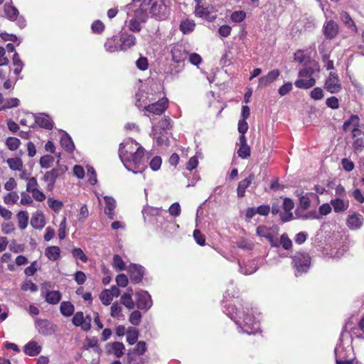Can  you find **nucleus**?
Wrapping results in <instances>:
<instances>
[{"label":"nucleus","mask_w":364,"mask_h":364,"mask_svg":"<svg viewBox=\"0 0 364 364\" xmlns=\"http://www.w3.org/2000/svg\"><path fill=\"white\" fill-rule=\"evenodd\" d=\"M226 314L249 335L255 334L259 329V323L256 320L252 309L241 303L237 305L228 304L225 306Z\"/></svg>","instance_id":"1"},{"label":"nucleus","mask_w":364,"mask_h":364,"mask_svg":"<svg viewBox=\"0 0 364 364\" xmlns=\"http://www.w3.org/2000/svg\"><path fill=\"white\" fill-rule=\"evenodd\" d=\"M148 12L156 19L163 21L168 18L170 8L164 0H143L134 14L141 21H145Z\"/></svg>","instance_id":"2"},{"label":"nucleus","mask_w":364,"mask_h":364,"mask_svg":"<svg viewBox=\"0 0 364 364\" xmlns=\"http://www.w3.org/2000/svg\"><path fill=\"white\" fill-rule=\"evenodd\" d=\"M144 151V149L136 141L128 139L120 144L119 156L127 168L132 166L136 168L143 162Z\"/></svg>","instance_id":"3"},{"label":"nucleus","mask_w":364,"mask_h":364,"mask_svg":"<svg viewBox=\"0 0 364 364\" xmlns=\"http://www.w3.org/2000/svg\"><path fill=\"white\" fill-rule=\"evenodd\" d=\"M320 71V65L316 60L303 65V68L299 71V79L294 82L295 86L299 89L307 90L316 85V79L313 77L315 73Z\"/></svg>","instance_id":"4"},{"label":"nucleus","mask_w":364,"mask_h":364,"mask_svg":"<svg viewBox=\"0 0 364 364\" xmlns=\"http://www.w3.org/2000/svg\"><path fill=\"white\" fill-rule=\"evenodd\" d=\"M311 259L308 253L298 252L292 257V266L295 269V275L298 277L308 271Z\"/></svg>","instance_id":"5"},{"label":"nucleus","mask_w":364,"mask_h":364,"mask_svg":"<svg viewBox=\"0 0 364 364\" xmlns=\"http://www.w3.org/2000/svg\"><path fill=\"white\" fill-rule=\"evenodd\" d=\"M67 171L68 167L65 165H58L56 168L46 171L43 177V181L48 183L46 189L48 191H52L57 178L63 176Z\"/></svg>","instance_id":"6"},{"label":"nucleus","mask_w":364,"mask_h":364,"mask_svg":"<svg viewBox=\"0 0 364 364\" xmlns=\"http://www.w3.org/2000/svg\"><path fill=\"white\" fill-rule=\"evenodd\" d=\"M51 284L46 282L41 284V296L44 297L46 301L50 304L55 305L60 302L62 298V294L59 291H50L49 289Z\"/></svg>","instance_id":"7"},{"label":"nucleus","mask_w":364,"mask_h":364,"mask_svg":"<svg viewBox=\"0 0 364 364\" xmlns=\"http://www.w3.org/2000/svg\"><path fill=\"white\" fill-rule=\"evenodd\" d=\"M168 100L166 97H162L156 102H151L146 105L144 109L156 115H161L168 108Z\"/></svg>","instance_id":"8"},{"label":"nucleus","mask_w":364,"mask_h":364,"mask_svg":"<svg viewBox=\"0 0 364 364\" xmlns=\"http://www.w3.org/2000/svg\"><path fill=\"white\" fill-rule=\"evenodd\" d=\"M324 88L330 93H338L342 89L338 75L331 72L325 81Z\"/></svg>","instance_id":"9"},{"label":"nucleus","mask_w":364,"mask_h":364,"mask_svg":"<svg viewBox=\"0 0 364 364\" xmlns=\"http://www.w3.org/2000/svg\"><path fill=\"white\" fill-rule=\"evenodd\" d=\"M144 267L136 264H131L127 269L129 279L132 283H140L144 275Z\"/></svg>","instance_id":"10"},{"label":"nucleus","mask_w":364,"mask_h":364,"mask_svg":"<svg viewBox=\"0 0 364 364\" xmlns=\"http://www.w3.org/2000/svg\"><path fill=\"white\" fill-rule=\"evenodd\" d=\"M35 325L38 333L43 336H50L56 330V326L48 319H38Z\"/></svg>","instance_id":"11"},{"label":"nucleus","mask_w":364,"mask_h":364,"mask_svg":"<svg viewBox=\"0 0 364 364\" xmlns=\"http://www.w3.org/2000/svg\"><path fill=\"white\" fill-rule=\"evenodd\" d=\"M124 350V345L118 341L108 343L105 346L106 353L107 355H114L117 358L122 357Z\"/></svg>","instance_id":"12"},{"label":"nucleus","mask_w":364,"mask_h":364,"mask_svg":"<svg viewBox=\"0 0 364 364\" xmlns=\"http://www.w3.org/2000/svg\"><path fill=\"white\" fill-rule=\"evenodd\" d=\"M338 32L339 26L336 21L330 20L323 24V33L326 39L331 40L335 38Z\"/></svg>","instance_id":"13"},{"label":"nucleus","mask_w":364,"mask_h":364,"mask_svg":"<svg viewBox=\"0 0 364 364\" xmlns=\"http://www.w3.org/2000/svg\"><path fill=\"white\" fill-rule=\"evenodd\" d=\"M272 229L273 228H269L266 225H261L257 228L256 234L260 237L266 238L272 247H277L278 245L274 242Z\"/></svg>","instance_id":"14"},{"label":"nucleus","mask_w":364,"mask_h":364,"mask_svg":"<svg viewBox=\"0 0 364 364\" xmlns=\"http://www.w3.org/2000/svg\"><path fill=\"white\" fill-rule=\"evenodd\" d=\"M136 306L141 310H147L151 307V296L147 291L136 294Z\"/></svg>","instance_id":"15"},{"label":"nucleus","mask_w":364,"mask_h":364,"mask_svg":"<svg viewBox=\"0 0 364 364\" xmlns=\"http://www.w3.org/2000/svg\"><path fill=\"white\" fill-rule=\"evenodd\" d=\"M280 71L278 69H274L268 72L266 75L259 78L258 87H265L268 85L275 81L280 75Z\"/></svg>","instance_id":"16"},{"label":"nucleus","mask_w":364,"mask_h":364,"mask_svg":"<svg viewBox=\"0 0 364 364\" xmlns=\"http://www.w3.org/2000/svg\"><path fill=\"white\" fill-rule=\"evenodd\" d=\"M119 41L122 50H127L135 46L136 43V37L127 32L122 33L120 35Z\"/></svg>","instance_id":"17"},{"label":"nucleus","mask_w":364,"mask_h":364,"mask_svg":"<svg viewBox=\"0 0 364 364\" xmlns=\"http://www.w3.org/2000/svg\"><path fill=\"white\" fill-rule=\"evenodd\" d=\"M172 60L176 63L183 62L188 55V53L181 45L174 46L171 50Z\"/></svg>","instance_id":"18"},{"label":"nucleus","mask_w":364,"mask_h":364,"mask_svg":"<svg viewBox=\"0 0 364 364\" xmlns=\"http://www.w3.org/2000/svg\"><path fill=\"white\" fill-rule=\"evenodd\" d=\"M194 14L196 16L204 18L209 22H213L216 19V16L211 14L208 7H204L201 4L196 6Z\"/></svg>","instance_id":"19"},{"label":"nucleus","mask_w":364,"mask_h":364,"mask_svg":"<svg viewBox=\"0 0 364 364\" xmlns=\"http://www.w3.org/2000/svg\"><path fill=\"white\" fill-rule=\"evenodd\" d=\"M363 220L364 218L360 214L353 213L348 215L346 224L350 230H357L363 225Z\"/></svg>","instance_id":"20"},{"label":"nucleus","mask_w":364,"mask_h":364,"mask_svg":"<svg viewBox=\"0 0 364 364\" xmlns=\"http://www.w3.org/2000/svg\"><path fill=\"white\" fill-rule=\"evenodd\" d=\"M136 102L135 105L138 108L144 107L146 105L150 104L151 102L155 101V98H150L148 95V93L143 91L139 90L136 95Z\"/></svg>","instance_id":"21"},{"label":"nucleus","mask_w":364,"mask_h":364,"mask_svg":"<svg viewBox=\"0 0 364 364\" xmlns=\"http://www.w3.org/2000/svg\"><path fill=\"white\" fill-rule=\"evenodd\" d=\"M255 175L250 173L248 177L240 181L237 188V196L239 198H243L245 195L246 189L251 185L252 181L255 180Z\"/></svg>","instance_id":"22"},{"label":"nucleus","mask_w":364,"mask_h":364,"mask_svg":"<svg viewBox=\"0 0 364 364\" xmlns=\"http://www.w3.org/2000/svg\"><path fill=\"white\" fill-rule=\"evenodd\" d=\"M240 147L237 150V155L241 159H247L251 154L250 147L248 146L245 136H239Z\"/></svg>","instance_id":"23"},{"label":"nucleus","mask_w":364,"mask_h":364,"mask_svg":"<svg viewBox=\"0 0 364 364\" xmlns=\"http://www.w3.org/2000/svg\"><path fill=\"white\" fill-rule=\"evenodd\" d=\"M98 338L95 336L92 338L86 337L85 339L82 349L84 350H87L90 348H93L94 351L97 354H100L102 352V349L100 348L98 344Z\"/></svg>","instance_id":"24"},{"label":"nucleus","mask_w":364,"mask_h":364,"mask_svg":"<svg viewBox=\"0 0 364 364\" xmlns=\"http://www.w3.org/2000/svg\"><path fill=\"white\" fill-rule=\"evenodd\" d=\"M105 48L107 51L114 53L121 50L119 37L113 36L107 39L105 43Z\"/></svg>","instance_id":"25"},{"label":"nucleus","mask_w":364,"mask_h":364,"mask_svg":"<svg viewBox=\"0 0 364 364\" xmlns=\"http://www.w3.org/2000/svg\"><path fill=\"white\" fill-rule=\"evenodd\" d=\"M331 207L336 213H342L346 211L349 207V201L344 200L339 198H336L331 200Z\"/></svg>","instance_id":"26"},{"label":"nucleus","mask_w":364,"mask_h":364,"mask_svg":"<svg viewBox=\"0 0 364 364\" xmlns=\"http://www.w3.org/2000/svg\"><path fill=\"white\" fill-rule=\"evenodd\" d=\"M104 200L105 202V213L110 220H113L115 216L116 202L113 198L109 196H105Z\"/></svg>","instance_id":"27"},{"label":"nucleus","mask_w":364,"mask_h":364,"mask_svg":"<svg viewBox=\"0 0 364 364\" xmlns=\"http://www.w3.org/2000/svg\"><path fill=\"white\" fill-rule=\"evenodd\" d=\"M23 351L28 355L36 356L41 353V346L36 341H31L24 346Z\"/></svg>","instance_id":"28"},{"label":"nucleus","mask_w":364,"mask_h":364,"mask_svg":"<svg viewBox=\"0 0 364 364\" xmlns=\"http://www.w3.org/2000/svg\"><path fill=\"white\" fill-rule=\"evenodd\" d=\"M31 225L35 229H42L46 225L45 217L43 213L36 212L31 218Z\"/></svg>","instance_id":"29"},{"label":"nucleus","mask_w":364,"mask_h":364,"mask_svg":"<svg viewBox=\"0 0 364 364\" xmlns=\"http://www.w3.org/2000/svg\"><path fill=\"white\" fill-rule=\"evenodd\" d=\"M45 255L50 261H57L60 257V249L58 246H49L45 250Z\"/></svg>","instance_id":"30"},{"label":"nucleus","mask_w":364,"mask_h":364,"mask_svg":"<svg viewBox=\"0 0 364 364\" xmlns=\"http://www.w3.org/2000/svg\"><path fill=\"white\" fill-rule=\"evenodd\" d=\"M35 122L39 127L50 130L53 127V123L50 117L46 114H41L36 117Z\"/></svg>","instance_id":"31"},{"label":"nucleus","mask_w":364,"mask_h":364,"mask_svg":"<svg viewBox=\"0 0 364 364\" xmlns=\"http://www.w3.org/2000/svg\"><path fill=\"white\" fill-rule=\"evenodd\" d=\"M60 145L68 153H73L75 149L74 143L71 137L67 134H64L60 137Z\"/></svg>","instance_id":"32"},{"label":"nucleus","mask_w":364,"mask_h":364,"mask_svg":"<svg viewBox=\"0 0 364 364\" xmlns=\"http://www.w3.org/2000/svg\"><path fill=\"white\" fill-rule=\"evenodd\" d=\"M5 15L10 21H16L19 15L18 10L14 6L5 4L4 6Z\"/></svg>","instance_id":"33"},{"label":"nucleus","mask_w":364,"mask_h":364,"mask_svg":"<svg viewBox=\"0 0 364 364\" xmlns=\"http://www.w3.org/2000/svg\"><path fill=\"white\" fill-rule=\"evenodd\" d=\"M295 194L299 197V206L302 210H307L310 207L311 200L308 196V194L304 195V191L300 190H296Z\"/></svg>","instance_id":"34"},{"label":"nucleus","mask_w":364,"mask_h":364,"mask_svg":"<svg viewBox=\"0 0 364 364\" xmlns=\"http://www.w3.org/2000/svg\"><path fill=\"white\" fill-rule=\"evenodd\" d=\"M196 28V23L193 20L186 18L182 21L180 23V31L183 34H189L192 33Z\"/></svg>","instance_id":"35"},{"label":"nucleus","mask_w":364,"mask_h":364,"mask_svg":"<svg viewBox=\"0 0 364 364\" xmlns=\"http://www.w3.org/2000/svg\"><path fill=\"white\" fill-rule=\"evenodd\" d=\"M294 60L303 65L314 60L309 55H305L304 50L299 49L294 53Z\"/></svg>","instance_id":"36"},{"label":"nucleus","mask_w":364,"mask_h":364,"mask_svg":"<svg viewBox=\"0 0 364 364\" xmlns=\"http://www.w3.org/2000/svg\"><path fill=\"white\" fill-rule=\"evenodd\" d=\"M18 220V226L20 230H23L26 228L28 223V214L26 211L21 210L16 215Z\"/></svg>","instance_id":"37"},{"label":"nucleus","mask_w":364,"mask_h":364,"mask_svg":"<svg viewBox=\"0 0 364 364\" xmlns=\"http://www.w3.org/2000/svg\"><path fill=\"white\" fill-rule=\"evenodd\" d=\"M74 306L70 301H63L60 306V313L66 317L70 316L74 313Z\"/></svg>","instance_id":"38"},{"label":"nucleus","mask_w":364,"mask_h":364,"mask_svg":"<svg viewBox=\"0 0 364 364\" xmlns=\"http://www.w3.org/2000/svg\"><path fill=\"white\" fill-rule=\"evenodd\" d=\"M139 338V331L134 327H129L127 330V341L129 345L134 344Z\"/></svg>","instance_id":"39"},{"label":"nucleus","mask_w":364,"mask_h":364,"mask_svg":"<svg viewBox=\"0 0 364 364\" xmlns=\"http://www.w3.org/2000/svg\"><path fill=\"white\" fill-rule=\"evenodd\" d=\"M6 163L8 164L9 168L13 171H22L23 168V161L21 158L15 157L10 158L6 160Z\"/></svg>","instance_id":"40"},{"label":"nucleus","mask_w":364,"mask_h":364,"mask_svg":"<svg viewBox=\"0 0 364 364\" xmlns=\"http://www.w3.org/2000/svg\"><path fill=\"white\" fill-rule=\"evenodd\" d=\"M120 303L129 309H134L135 306L134 301H133L129 292H126L121 296Z\"/></svg>","instance_id":"41"},{"label":"nucleus","mask_w":364,"mask_h":364,"mask_svg":"<svg viewBox=\"0 0 364 364\" xmlns=\"http://www.w3.org/2000/svg\"><path fill=\"white\" fill-rule=\"evenodd\" d=\"M110 316L114 318L124 317L122 307L118 302H114L110 307Z\"/></svg>","instance_id":"42"},{"label":"nucleus","mask_w":364,"mask_h":364,"mask_svg":"<svg viewBox=\"0 0 364 364\" xmlns=\"http://www.w3.org/2000/svg\"><path fill=\"white\" fill-rule=\"evenodd\" d=\"M72 322L75 326H80L83 330V326L85 323V316L82 311H77L72 319Z\"/></svg>","instance_id":"43"},{"label":"nucleus","mask_w":364,"mask_h":364,"mask_svg":"<svg viewBox=\"0 0 364 364\" xmlns=\"http://www.w3.org/2000/svg\"><path fill=\"white\" fill-rule=\"evenodd\" d=\"M19 198L18 194L15 191L9 192L4 197V202L6 205L15 204Z\"/></svg>","instance_id":"44"},{"label":"nucleus","mask_w":364,"mask_h":364,"mask_svg":"<svg viewBox=\"0 0 364 364\" xmlns=\"http://www.w3.org/2000/svg\"><path fill=\"white\" fill-rule=\"evenodd\" d=\"M21 144V141L16 137L9 136L6 140V145L11 151L16 150Z\"/></svg>","instance_id":"45"},{"label":"nucleus","mask_w":364,"mask_h":364,"mask_svg":"<svg viewBox=\"0 0 364 364\" xmlns=\"http://www.w3.org/2000/svg\"><path fill=\"white\" fill-rule=\"evenodd\" d=\"M48 206L54 210L55 213H59L62 209L63 204L60 200L54 199L53 198H49L48 199Z\"/></svg>","instance_id":"46"},{"label":"nucleus","mask_w":364,"mask_h":364,"mask_svg":"<svg viewBox=\"0 0 364 364\" xmlns=\"http://www.w3.org/2000/svg\"><path fill=\"white\" fill-rule=\"evenodd\" d=\"M113 267L117 271H122L126 269L125 263L119 255H114L113 257Z\"/></svg>","instance_id":"47"},{"label":"nucleus","mask_w":364,"mask_h":364,"mask_svg":"<svg viewBox=\"0 0 364 364\" xmlns=\"http://www.w3.org/2000/svg\"><path fill=\"white\" fill-rule=\"evenodd\" d=\"M341 19L347 27H356L355 22L348 12L343 11L341 13Z\"/></svg>","instance_id":"48"},{"label":"nucleus","mask_w":364,"mask_h":364,"mask_svg":"<svg viewBox=\"0 0 364 364\" xmlns=\"http://www.w3.org/2000/svg\"><path fill=\"white\" fill-rule=\"evenodd\" d=\"M54 161V157L51 155H45L40 159L39 164L43 168L51 167Z\"/></svg>","instance_id":"49"},{"label":"nucleus","mask_w":364,"mask_h":364,"mask_svg":"<svg viewBox=\"0 0 364 364\" xmlns=\"http://www.w3.org/2000/svg\"><path fill=\"white\" fill-rule=\"evenodd\" d=\"M19 100L17 98H10L4 100V105L0 107V110H5L6 109H11L16 107L18 105Z\"/></svg>","instance_id":"50"},{"label":"nucleus","mask_w":364,"mask_h":364,"mask_svg":"<svg viewBox=\"0 0 364 364\" xmlns=\"http://www.w3.org/2000/svg\"><path fill=\"white\" fill-rule=\"evenodd\" d=\"M245 18L246 13L242 10L235 11L230 16L231 21L235 23H241L245 19Z\"/></svg>","instance_id":"51"},{"label":"nucleus","mask_w":364,"mask_h":364,"mask_svg":"<svg viewBox=\"0 0 364 364\" xmlns=\"http://www.w3.org/2000/svg\"><path fill=\"white\" fill-rule=\"evenodd\" d=\"M100 299L104 305L108 306L112 303L113 297L108 289H104L100 294Z\"/></svg>","instance_id":"52"},{"label":"nucleus","mask_w":364,"mask_h":364,"mask_svg":"<svg viewBox=\"0 0 364 364\" xmlns=\"http://www.w3.org/2000/svg\"><path fill=\"white\" fill-rule=\"evenodd\" d=\"M141 320V314L139 311L135 310L131 313L129 321L134 326H138Z\"/></svg>","instance_id":"53"},{"label":"nucleus","mask_w":364,"mask_h":364,"mask_svg":"<svg viewBox=\"0 0 364 364\" xmlns=\"http://www.w3.org/2000/svg\"><path fill=\"white\" fill-rule=\"evenodd\" d=\"M67 224L66 218L64 217L59 225L58 230V236L60 240H64L66 237Z\"/></svg>","instance_id":"54"},{"label":"nucleus","mask_w":364,"mask_h":364,"mask_svg":"<svg viewBox=\"0 0 364 364\" xmlns=\"http://www.w3.org/2000/svg\"><path fill=\"white\" fill-rule=\"evenodd\" d=\"M72 255L73 257L79 259L83 262H87L88 260L87 257L86 256V255L84 253L81 248L75 247L72 250Z\"/></svg>","instance_id":"55"},{"label":"nucleus","mask_w":364,"mask_h":364,"mask_svg":"<svg viewBox=\"0 0 364 364\" xmlns=\"http://www.w3.org/2000/svg\"><path fill=\"white\" fill-rule=\"evenodd\" d=\"M280 244L282 245V247L286 250H289L292 247V242L287 233H283L281 235Z\"/></svg>","instance_id":"56"},{"label":"nucleus","mask_w":364,"mask_h":364,"mask_svg":"<svg viewBox=\"0 0 364 364\" xmlns=\"http://www.w3.org/2000/svg\"><path fill=\"white\" fill-rule=\"evenodd\" d=\"M105 28V24L100 20L95 21L91 26L92 31L97 34L102 33Z\"/></svg>","instance_id":"57"},{"label":"nucleus","mask_w":364,"mask_h":364,"mask_svg":"<svg viewBox=\"0 0 364 364\" xmlns=\"http://www.w3.org/2000/svg\"><path fill=\"white\" fill-rule=\"evenodd\" d=\"M128 28L129 31L134 33H138L141 30V26L140 24V22L137 21L136 18H132L129 20Z\"/></svg>","instance_id":"58"},{"label":"nucleus","mask_w":364,"mask_h":364,"mask_svg":"<svg viewBox=\"0 0 364 364\" xmlns=\"http://www.w3.org/2000/svg\"><path fill=\"white\" fill-rule=\"evenodd\" d=\"M38 183L37 179L35 177H31L27 181L26 191L28 193H31L32 191H33L34 190L38 189Z\"/></svg>","instance_id":"59"},{"label":"nucleus","mask_w":364,"mask_h":364,"mask_svg":"<svg viewBox=\"0 0 364 364\" xmlns=\"http://www.w3.org/2000/svg\"><path fill=\"white\" fill-rule=\"evenodd\" d=\"M193 237H194L195 240L196 241V242L199 245H200V246L205 245V237L203 234H202V232L199 230L196 229L193 231Z\"/></svg>","instance_id":"60"},{"label":"nucleus","mask_w":364,"mask_h":364,"mask_svg":"<svg viewBox=\"0 0 364 364\" xmlns=\"http://www.w3.org/2000/svg\"><path fill=\"white\" fill-rule=\"evenodd\" d=\"M161 158L159 156H156L153 157L149 162V166L153 171H158L161 168Z\"/></svg>","instance_id":"61"},{"label":"nucleus","mask_w":364,"mask_h":364,"mask_svg":"<svg viewBox=\"0 0 364 364\" xmlns=\"http://www.w3.org/2000/svg\"><path fill=\"white\" fill-rule=\"evenodd\" d=\"M146 350V343L144 341H139L135 348H134V353L136 354V355H143Z\"/></svg>","instance_id":"62"},{"label":"nucleus","mask_w":364,"mask_h":364,"mask_svg":"<svg viewBox=\"0 0 364 364\" xmlns=\"http://www.w3.org/2000/svg\"><path fill=\"white\" fill-rule=\"evenodd\" d=\"M354 333L358 338L364 339V316L360 318L358 322V328L355 329Z\"/></svg>","instance_id":"63"},{"label":"nucleus","mask_w":364,"mask_h":364,"mask_svg":"<svg viewBox=\"0 0 364 364\" xmlns=\"http://www.w3.org/2000/svg\"><path fill=\"white\" fill-rule=\"evenodd\" d=\"M128 364H144V360L139 355L128 353Z\"/></svg>","instance_id":"64"}]
</instances>
